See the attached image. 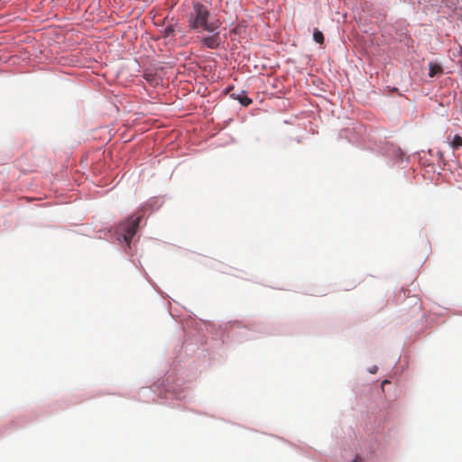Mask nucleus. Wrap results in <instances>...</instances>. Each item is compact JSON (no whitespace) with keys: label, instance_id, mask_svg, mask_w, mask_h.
Masks as SVG:
<instances>
[{"label":"nucleus","instance_id":"obj_1","mask_svg":"<svg viewBox=\"0 0 462 462\" xmlns=\"http://www.w3.org/2000/svg\"><path fill=\"white\" fill-rule=\"evenodd\" d=\"M221 26L218 19H212L208 8L199 2L193 3L189 18V27L199 32H214Z\"/></svg>","mask_w":462,"mask_h":462},{"label":"nucleus","instance_id":"obj_2","mask_svg":"<svg viewBox=\"0 0 462 462\" xmlns=\"http://www.w3.org/2000/svg\"><path fill=\"white\" fill-rule=\"evenodd\" d=\"M142 215H133L125 222H122L117 227V233L119 235L118 240L121 242V238L123 241L129 245L132 238L136 234L137 229L139 227L140 221L142 219Z\"/></svg>","mask_w":462,"mask_h":462},{"label":"nucleus","instance_id":"obj_3","mask_svg":"<svg viewBox=\"0 0 462 462\" xmlns=\"http://www.w3.org/2000/svg\"><path fill=\"white\" fill-rule=\"evenodd\" d=\"M210 33L211 35L209 36L202 37L200 39V42L207 48L217 49L221 43L219 32L217 31H215L214 32Z\"/></svg>","mask_w":462,"mask_h":462},{"label":"nucleus","instance_id":"obj_4","mask_svg":"<svg viewBox=\"0 0 462 462\" xmlns=\"http://www.w3.org/2000/svg\"><path fill=\"white\" fill-rule=\"evenodd\" d=\"M429 69H430L429 76L430 78H433V77H436V76H439V75H441L443 73L442 67L439 63L430 62L429 64Z\"/></svg>","mask_w":462,"mask_h":462},{"label":"nucleus","instance_id":"obj_5","mask_svg":"<svg viewBox=\"0 0 462 462\" xmlns=\"http://www.w3.org/2000/svg\"><path fill=\"white\" fill-rule=\"evenodd\" d=\"M232 97H234V98L237 99L240 102V104L243 105L244 106H248L252 103V99L246 96H242V95L236 96V94H232Z\"/></svg>","mask_w":462,"mask_h":462},{"label":"nucleus","instance_id":"obj_6","mask_svg":"<svg viewBox=\"0 0 462 462\" xmlns=\"http://www.w3.org/2000/svg\"><path fill=\"white\" fill-rule=\"evenodd\" d=\"M450 146L453 150H457L462 147V137L458 134H456L450 142Z\"/></svg>","mask_w":462,"mask_h":462},{"label":"nucleus","instance_id":"obj_7","mask_svg":"<svg viewBox=\"0 0 462 462\" xmlns=\"http://www.w3.org/2000/svg\"><path fill=\"white\" fill-rule=\"evenodd\" d=\"M313 39H314V41L316 42H318L319 44H323V42H324V35H323L322 32H320L318 29H315L314 32H313Z\"/></svg>","mask_w":462,"mask_h":462},{"label":"nucleus","instance_id":"obj_8","mask_svg":"<svg viewBox=\"0 0 462 462\" xmlns=\"http://www.w3.org/2000/svg\"><path fill=\"white\" fill-rule=\"evenodd\" d=\"M174 32V28L172 25L167 26L163 31V36L165 38L172 36Z\"/></svg>","mask_w":462,"mask_h":462},{"label":"nucleus","instance_id":"obj_9","mask_svg":"<svg viewBox=\"0 0 462 462\" xmlns=\"http://www.w3.org/2000/svg\"><path fill=\"white\" fill-rule=\"evenodd\" d=\"M352 462H361V459L359 457H356V458Z\"/></svg>","mask_w":462,"mask_h":462},{"label":"nucleus","instance_id":"obj_10","mask_svg":"<svg viewBox=\"0 0 462 462\" xmlns=\"http://www.w3.org/2000/svg\"><path fill=\"white\" fill-rule=\"evenodd\" d=\"M439 158H440V159H442V158H443V152H439Z\"/></svg>","mask_w":462,"mask_h":462}]
</instances>
